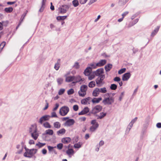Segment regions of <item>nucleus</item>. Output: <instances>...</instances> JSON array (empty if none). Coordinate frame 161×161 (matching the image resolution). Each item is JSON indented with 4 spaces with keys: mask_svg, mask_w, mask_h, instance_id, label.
<instances>
[{
    "mask_svg": "<svg viewBox=\"0 0 161 161\" xmlns=\"http://www.w3.org/2000/svg\"><path fill=\"white\" fill-rule=\"evenodd\" d=\"M29 132L31 133V137L35 140H36L39 136V134L37 132L36 126H32L30 128Z\"/></svg>",
    "mask_w": 161,
    "mask_h": 161,
    "instance_id": "nucleus-1",
    "label": "nucleus"
},
{
    "mask_svg": "<svg viewBox=\"0 0 161 161\" xmlns=\"http://www.w3.org/2000/svg\"><path fill=\"white\" fill-rule=\"evenodd\" d=\"M26 152L24 153L25 157L31 158L32 156L36 153L37 150L35 149H26Z\"/></svg>",
    "mask_w": 161,
    "mask_h": 161,
    "instance_id": "nucleus-2",
    "label": "nucleus"
},
{
    "mask_svg": "<svg viewBox=\"0 0 161 161\" xmlns=\"http://www.w3.org/2000/svg\"><path fill=\"white\" fill-rule=\"evenodd\" d=\"M88 86L86 85L81 86L80 90L78 92V94L80 96L83 97L86 94V91L87 90Z\"/></svg>",
    "mask_w": 161,
    "mask_h": 161,
    "instance_id": "nucleus-3",
    "label": "nucleus"
},
{
    "mask_svg": "<svg viewBox=\"0 0 161 161\" xmlns=\"http://www.w3.org/2000/svg\"><path fill=\"white\" fill-rule=\"evenodd\" d=\"M69 111V107L66 106H64L60 109L59 113L61 115L64 116L67 114Z\"/></svg>",
    "mask_w": 161,
    "mask_h": 161,
    "instance_id": "nucleus-4",
    "label": "nucleus"
},
{
    "mask_svg": "<svg viewBox=\"0 0 161 161\" xmlns=\"http://www.w3.org/2000/svg\"><path fill=\"white\" fill-rule=\"evenodd\" d=\"M102 107L101 106L97 105L92 108L90 113L93 114H95L100 112L102 110Z\"/></svg>",
    "mask_w": 161,
    "mask_h": 161,
    "instance_id": "nucleus-5",
    "label": "nucleus"
},
{
    "mask_svg": "<svg viewBox=\"0 0 161 161\" xmlns=\"http://www.w3.org/2000/svg\"><path fill=\"white\" fill-rule=\"evenodd\" d=\"M114 99L112 97L105 98L103 101V103L105 105H110L114 103Z\"/></svg>",
    "mask_w": 161,
    "mask_h": 161,
    "instance_id": "nucleus-6",
    "label": "nucleus"
},
{
    "mask_svg": "<svg viewBox=\"0 0 161 161\" xmlns=\"http://www.w3.org/2000/svg\"><path fill=\"white\" fill-rule=\"evenodd\" d=\"M105 78V75H102L101 76V77H98L96 79V82L98 86H101L104 84L103 81Z\"/></svg>",
    "mask_w": 161,
    "mask_h": 161,
    "instance_id": "nucleus-7",
    "label": "nucleus"
},
{
    "mask_svg": "<svg viewBox=\"0 0 161 161\" xmlns=\"http://www.w3.org/2000/svg\"><path fill=\"white\" fill-rule=\"evenodd\" d=\"M69 7L67 5H64L61 6L58 8L60 13L64 14L68 10Z\"/></svg>",
    "mask_w": 161,
    "mask_h": 161,
    "instance_id": "nucleus-8",
    "label": "nucleus"
},
{
    "mask_svg": "<svg viewBox=\"0 0 161 161\" xmlns=\"http://www.w3.org/2000/svg\"><path fill=\"white\" fill-rule=\"evenodd\" d=\"M94 73L96 76L98 77H101L102 75H104L103 74L104 73V69L103 68L99 69L95 71Z\"/></svg>",
    "mask_w": 161,
    "mask_h": 161,
    "instance_id": "nucleus-9",
    "label": "nucleus"
},
{
    "mask_svg": "<svg viewBox=\"0 0 161 161\" xmlns=\"http://www.w3.org/2000/svg\"><path fill=\"white\" fill-rule=\"evenodd\" d=\"M75 123V120L73 119H69L66 121L64 124L65 126L69 127L73 125Z\"/></svg>",
    "mask_w": 161,
    "mask_h": 161,
    "instance_id": "nucleus-10",
    "label": "nucleus"
},
{
    "mask_svg": "<svg viewBox=\"0 0 161 161\" xmlns=\"http://www.w3.org/2000/svg\"><path fill=\"white\" fill-rule=\"evenodd\" d=\"M50 117V116L48 115H45L42 116L40 118L39 122L42 124L43 122L48 120Z\"/></svg>",
    "mask_w": 161,
    "mask_h": 161,
    "instance_id": "nucleus-11",
    "label": "nucleus"
},
{
    "mask_svg": "<svg viewBox=\"0 0 161 161\" xmlns=\"http://www.w3.org/2000/svg\"><path fill=\"white\" fill-rule=\"evenodd\" d=\"M131 75L130 73H127L124 74L122 76V79L123 81H127L130 78Z\"/></svg>",
    "mask_w": 161,
    "mask_h": 161,
    "instance_id": "nucleus-12",
    "label": "nucleus"
},
{
    "mask_svg": "<svg viewBox=\"0 0 161 161\" xmlns=\"http://www.w3.org/2000/svg\"><path fill=\"white\" fill-rule=\"evenodd\" d=\"M74 81L73 82V83H75L80 82L81 81H83L84 80L79 75L76 76H74Z\"/></svg>",
    "mask_w": 161,
    "mask_h": 161,
    "instance_id": "nucleus-13",
    "label": "nucleus"
},
{
    "mask_svg": "<svg viewBox=\"0 0 161 161\" xmlns=\"http://www.w3.org/2000/svg\"><path fill=\"white\" fill-rule=\"evenodd\" d=\"M89 109L88 107H86L82 110L78 114L79 115H84L87 114L89 112Z\"/></svg>",
    "mask_w": 161,
    "mask_h": 161,
    "instance_id": "nucleus-14",
    "label": "nucleus"
},
{
    "mask_svg": "<svg viewBox=\"0 0 161 161\" xmlns=\"http://www.w3.org/2000/svg\"><path fill=\"white\" fill-rule=\"evenodd\" d=\"M66 153L69 156V158H71V156L74 153V151L73 149H72L68 148L66 151Z\"/></svg>",
    "mask_w": 161,
    "mask_h": 161,
    "instance_id": "nucleus-15",
    "label": "nucleus"
},
{
    "mask_svg": "<svg viewBox=\"0 0 161 161\" xmlns=\"http://www.w3.org/2000/svg\"><path fill=\"white\" fill-rule=\"evenodd\" d=\"M99 93V88H96L93 91L92 95L94 97H97Z\"/></svg>",
    "mask_w": 161,
    "mask_h": 161,
    "instance_id": "nucleus-16",
    "label": "nucleus"
},
{
    "mask_svg": "<svg viewBox=\"0 0 161 161\" xmlns=\"http://www.w3.org/2000/svg\"><path fill=\"white\" fill-rule=\"evenodd\" d=\"M106 63V60H101L97 64V66L101 67L104 65Z\"/></svg>",
    "mask_w": 161,
    "mask_h": 161,
    "instance_id": "nucleus-17",
    "label": "nucleus"
},
{
    "mask_svg": "<svg viewBox=\"0 0 161 161\" xmlns=\"http://www.w3.org/2000/svg\"><path fill=\"white\" fill-rule=\"evenodd\" d=\"M92 70L90 67H87L84 72V74L86 76L89 75L90 74Z\"/></svg>",
    "mask_w": 161,
    "mask_h": 161,
    "instance_id": "nucleus-18",
    "label": "nucleus"
},
{
    "mask_svg": "<svg viewBox=\"0 0 161 161\" xmlns=\"http://www.w3.org/2000/svg\"><path fill=\"white\" fill-rule=\"evenodd\" d=\"M71 139L69 137H65L62 139V142L64 144L67 143L71 141Z\"/></svg>",
    "mask_w": 161,
    "mask_h": 161,
    "instance_id": "nucleus-19",
    "label": "nucleus"
},
{
    "mask_svg": "<svg viewBox=\"0 0 161 161\" xmlns=\"http://www.w3.org/2000/svg\"><path fill=\"white\" fill-rule=\"evenodd\" d=\"M74 76L66 77L65 79V81L68 82H70L74 81Z\"/></svg>",
    "mask_w": 161,
    "mask_h": 161,
    "instance_id": "nucleus-20",
    "label": "nucleus"
},
{
    "mask_svg": "<svg viewBox=\"0 0 161 161\" xmlns=\"http://www.w3.org/2000/svg\"><path fill=\"white\" fill-rule=\"evenodd\" d=\"M98 125H99L98 124H96V125H92L90 128V130L92 132L94 131L97 128Z\"/></svg>",
    "mask_w": 161,
    "mask_h": 161,
    "instance_id": "nucleus-21",
    "label": "nucleus"
},
{
    "mask_svg": "<svg viewBox=\"0 0 161 161\" xmlns=\"http://www.w3.org/2000/svg\"><path fill=\"white\" fill-rule=\"evenodd\" d=\"M90 99V97H88L86 98L82 99L81 100V104H86L88 103V101Z\"/></svg>",
    "mask_w": 161,
    "mask_h": 161,
    "instance_id": "nucleus-22",
    "label": "nucleus"
},
{
    "mask_svg": "<svg viewBox=\"0 0 161 161\" xmlns=\"http://www.w3.org/2000/svg\"><path fill=\"white\" fill-rule=\"evenodd\" d=\"M112 65L111 64H108L105 66V69L106 71H109L112 68Z\"/></svg>",
    "mask_w": 161,
    "mask_h": 161,
    "instance_id": "nucleus-23",
    "label": "nucleus"
},
{
    "mask_svg": "<svg viewBox=\"0 0 161 161\" xmlns=\"http://www.w3.org/2000/svg\"><path fill=\"white\" fill-rule=\"evenodd\" d=\"M102 99V98H94L92 100V102L93 103H98Z\"/></svg>",
    "mask_w": 161,
    "mask_h": 161,
    "instance_id": "nucleus-24",
    "label": "nucleus"
},
{
    "mask_svg": "<svg viewBox=\"0 0 161 161\" xmlns=\"http://www.w3.org/2000/svg\"><path fill=\"white\" fill-rule=\"evenodd\" d=\"M47 0H42V6L41 7V8L39 10V11L40 12H42L43 10V9L44 8V5H45V3L46 2Z\"/></svg>",
    "mask_w": 161,
    "mask_h": 161,
    "instance_id": "nucleus-25",
    "label": "nucleus"
},
{
    "mask_svg": "<svg viewBox=\"0 0 161 161\" xmlns=\"http://www.w3.org/2000/svg\"><path fill=\"white\" fill-rule=\"evenodd\" d=\"M65 130L63 128L58 131L57 132V134L58 135H59L60 134H64L65 133Z\"/></svg>",
    "mask_w": 161,
    "mask_h": 161,
    "instance_id": "nucleus-26",
    "label": "nucleus"
},
{
    "mask_svg": "<svg viewBox=\"0 0 161 161\" xmlns=\"http://www.w3.org/2000/svg\"><path fill=\"white\" fill-rule=\"evenodd\" d=\"M53 126L55 128L59 129L61 127V124L58 122H56L54 123Z\"/></svg>",
    "mask_w": 161,
    "mask_h": 161,
    "instance_id": "nucleus-27",
    "label": "nucleus"
},
{
    "mask_svg": "<svg viewBox=\"0 0 161 161\" xmlns=\"http://www.w3.org/2000/svg\"><path fill=\"white\" fill-rule=\"evenodd\" d=\"M106 115V113H101L100 115H97V119H102Z\"/></svg>",
    "mask_w": 161,
    "mask_h": 161,
    "instance_id": "nucleus-28",
    "label": "nucleus"
},
{
    "mask_svg": "<svg viewBox=\"0 0 161 161\" xmlns=\"http://www.w3.org/2000/svg\"><path fill=\"white\" fill-rule=\"evenodd\" d=\"M46 134H48L49 135H52L53 134V130L51 129H48L46 130Z\"/></svg>",
    "mask_w": 161,
    "mask_h": 161,
    "instance_id": "nucleus-29",
    "label": "nucleus"
},
{
    "mask_svg": "<svg viewBox=\"0 0 161 161\" xmlns=\"http://www.w3.org/2000/svg\"><path fill=\"white\" fill-rule=\"evenodd\" d=\"M82 143L81 142H79L75 144L74 145V147L76 148H79L81 147Z\"/></svg>",
    "mask_w": 161,
    "mask_h": 161,
    "instance_id": "nucleus-30",
    "label": "nucleus"
},
{
    "mask_svg": "<svg viewBox=\"0 0 161 161\" xmlns=\"http://www.w3.org/2000/svg\"><path fill=\"white\" fill-rule=\"evenodd\" d=\"M13 10L12 7L6 8L4 9V11L7 13L11 12Z\"/></svg>",
    "mask_w": 161,
    "mask_h": 161,
    "instance_id": "nucleus-31",
    "label": "nucleus"
},
{
    "mask_svg": "<svg viewBox=\"0 0 161 161\" xmlns=\"http://www.w3.org/2000/svg\"><path fill=\"white\" fill-rule=\"evenodd\" d=\"M159 28V27L158 26H157L156 29L154 30V31L152 33L151 36H154L158 32Z\"/></svg>",
    "mask_w": 161,
    "mask_h": 161,
    "instance_id": "nucleus-32",
    "label": "nucleus"
},
{
    "mask_svg": "<svg viewBox=\"0 0 161 161\" xmlns=\"http://www.w3.org/2000/svg\"><path fill=\"white\" fill-rule=\"evenodd\" d=\"M129 0H119V4L120 5H123L125 4Z\"/></svg>",
    "mask_w": 161,
    "mask_h": 161,
    "instance_id": "nucleus-33",
    "label": "nucleus"
},
{
    "mask_svg": "<svg viewBox=\"0 0 161 161\" xmlns=\"http://www.w3.org/2000/svg\"><path fill=\"white\" fill-rule=\"evenodd\" d=\"M63 79L61 78H58L57 79V82L59 85H61L63 82Z\"/></svg>",
    "mask_w": 161,
    "mask_h": 161,
    "instance_id": "nucleus-34",
    "label": "nucleus"
},
{
    "mask_svg": "<svg viewBox=\"0 0 161 161\" xmlns=\"http://www.w3.org/2000/svg\"><path fill=\"white\" fill-rule=\"evenodd\" d=\"M99 92L102 93H106L107 92L106 88L104 87L102 88H99Z\"/></svg>",
    "mask_w": 161,
    "mask_h": 161,
    "instance_id": "nucleus-35",
    "label": "nucleus"
},
{
    "mask_svg": "<svg viewBox=\"0 0 161 161\" xmlns=\"http://www.w3.org/2000/svg\"><path fill=\"white\" fill-rule=\"evenodd\" d=\"M95 86V83L94 81H91L89 84L88 86L90 88H92L94 87Z\"/></svg>",
    "mask_w": 161,
    "mask_h": 161,
    "instance_id": "nucleus-36",
    "label": "nucleus"
},
{
    "mask_svg": "<svg viewBox=\"0 0 161 161\" xmlns=\"http://www.w3.org/2000/svg\"><path fill=\"white\" fill-rule=\"evenodd\" d=\"M43 126L46 128H50L51 127V125L48 122H46L44 123L43 124Z\"/></svg>",
    "mask_w": 161,
    "mask_h": 161,
    "instance_id": "nucleus-37",
    "label": "nucleus"
},
{
    "mask_svg": "<svg viewBox=\"0 0 161 161\" xmlns=\"http://www.w3.org/2000/svg\"><path fill=\"white\" fill-rule=\"evenodd\" d=\"M67 16H59L57 17V19L58 20H63L67 18Z\"/></svg>",
    "mask_w": 161,
    "mask_h": 161,
    "instance_id": "nucleus-38",
    "label": "nucleus"
},
{
    "mask_svg": "<svg viewBox=\"0 0 161 161\" xmlns=\"http://www.w3.org/2000/svg\"><path fill=\"white\" fill-rule=\"evenodd\" d=\"M72 4L75 7H76L79 5V2L77 0H74L72 1Z\"/></svg>",
    "mask_w": 161,
    "mask_h": 161,
    "instance_id": "nucleus-39",
    "label": "nucleus"
},
{
    "mask_svg": "<svg viewBox=\"0 0 161 161\" xmlns=\"http://www.w3.org/2000/svg\"><path fill=\"white\" fill-rule=\"evenodd\" d=\"M110 88L113 90H115L117 88V86L114 84H112L110 86Z\"/></svg>",
    "mask_w": 161,
    "mask_h": 161,
    "instance_id": "nucleus-40",
    "label": "nucleus"
},
{
    "mask_svg": "<svg viewBox=\"0 0 161 161\" xmlns=\"http://www.w3.org/2000/svg\"><path fill=\"white\" fill-rule=\"evenodd\" d=\"M89 65L90 66L89 67H91V69L92 68L95 69L97 67V64L91 63Z\"/></svg>",
    "mask_w": 161,
    "mask_h": 161,
    "instance_id": "nucleus-41",
    "label": "nucleus"
},
{
    "mask_svg": "<svg viewBox=\"0 0 161 161\" xmlns=\"http://www.w3.org/2000/svg\"><path fill=\"white\" fill-rule=\"evenodd\" d=\"M74 90L72 88H71L67 91V93L69 95L72 94L74 93Z\"/></svg>",
    "mask_w": 161,
    "mask_h": 161,
    "instance_id": "nucleus-42",
    "label": "nucleus"
},
{
    "mask_svg": "<svg viewBox=\"0 0 161 161\" xmlns=\"http://www.w3.org/2000/svg\"><path fill=\"white\" fill-rule=\"evenodd\" d=\"M65 91V90L64 89H60L58 92V94L59 95L63 94L64 93Z\"/></svg>",
    "mask_w": 161,
    "mask_h": 161,
    "instance_id": "nucleus-43",
    "label": "nucleus"
},
{
    "mask_svg": "<svg viewBox=\"0 0 161 161\" xmlns=\"http://www.w3.org/2000/svg\"><path fill=\"white\" fill-rule=\"evenodd\" d=\"M45 144V143H42L39 142L38 143L36 144V146H37L39 148H40L44 146Z\"/></svg>",
    "mask_w": 161,
    "mask_h": 161,
    "instance_id": "nucleus-44",
    "label": "nucleus"
},
{
    "mask_svg": "<svg viewBox=\"0 0 161 161\" xmlns=\"http://www.w3.org/2000/svg\"><path fill=\"white\" fill-rule=\"evenodd\" d=\"M60 67V64L58 62L56 63L54 66V69L57 70H58Z\"/></svg>",
    "mask_w": 161,
    "mask_h": 161,
    "instance_id": "nucleus-45",
    "label": "nucleus"
},
{
    "mask_svg": "<svg viewBox=\"0 0 161 161\" xmlns=\"http://www.w3.org/2000/svg\"><path fill=\"white\" fill-rule=\"evenodd\" d=\"M95 75L94 74H91L89 75L88 77V79L89 80H91L93 79L95 77Z\"/></svg>",
    "mask_w": 161,
    "mask_h": 161,
    "instance_id": "nucleus-46",
    "label": "nucleus"
},
{
    "mask_svg": "<svg viewBox=\"0 0 161 161\" xmlns=\"http://www.w3.org/2000/svg\"><path fill=\"white\" fill-rule=\"evenodd\" d=\"M126 70V69L125 68H123L119 70L118 71V74H121L125 72Z\"/></svg>",
    "mask_w": 161,
    "mask_h": 161,
    "instance_id": "nucleus-47",
    "label": "nucleus"
},
{
    "mask_svg": "<svg viewBox=\"0 0 161 161\" xmlns=\"http://www.w3.org/2000/svg\"><path fill=\"white\" fill-rule=\"evenodd\" d=\"M73 67L74 68H75L76 69H78L80 67V65H79L78 63V62L75 63V64L73 65Z\"/></svg>",
    "mask_w": 161,
    "mask_h": 161,
    "instance_id": "nucleus-48",
    "label": "nucleus"
},
{
    "mask_svg": "<svg viewBox=\"0 0 161 161\" xmlns=\"http://www.w3.org/2000/svg\"><path fill=\"white\" fill-rule=\"evenodd\" d=\"M5 44L6 42H3L0 44V49L1 50L5 46Z\"/></svg>",
    "mask_w": 161,
    "mask_h": 161,
    "instance_id": "nucleus-49",
    "label": "nucleus"
},
{
    "mask_svg": "<svg viewBox=\"0 0 161 161\" xmlns=\"http://www.w3.org/2000/svg\"><path fill=\"white\" fill-rule=\"evenodd\" d=\"M63 145L62 143L58 144L57 146V147L59 150L63 148Z\"/></svg>",
    "mask_w": 161,
    "mask_h": 161,
    "instance_id": "nucleus-50",
    "label": "nucleus"
},
{
    "mask_svg": "<svg viewBox=\"0 0 161 161\" xmlns=\"http://www.w3.org/2000/svg\"><path fill=\"white\" fill-rule=\"evenodd\" d=\"M114 80L115 81L119 82L121 80V79L118 77H116L114 79Z\"/></svg>",
    "mask_w": 161,
    "mask_h": 161,
    "instance_id": "nucleus-51",
    "label": "nucleus"
},
{
    "mask_svg": "<svg viewBox=\"0 0 161 161\" xmlns=\"http://www.w3.org/2000/svg\"><path fill=\"white\" fill-rule=\"evenodd\" d=\"M79 108L78 106L77 105H74L73 107V109L75 111H77Z\"/></svg>",
    "mask_w": 161,
    "mask_h": 161,
    "instance_id": "nucleus-52",
    "label": "nucleus"
},
{
    "mask_svg": "<svg viewBox=\"0 0 161 161\" xmlns=\"http://www.w3.org/2000/svg\"><path fill=\"white\" fill-rule=\"evenodd\" d=\"M56 147H53L49 146H47L49 152L52 151L53 150V149L54 148H56Z\"/></svg>",
    "mask_w": 161,
    "mask_h": 161,
    "instance_id": "nucleus-53",
    "label": "nucleus"
},
{
    "mask_svg": "<svg viewBox=\"0 0 161 161\" xmlns=\"http://www.w3.org/2000/svg\"><path fill=\"white\" fill-rule=\"evenodd\" d=\"M133 124L131 122L130 123L129 125H128L127 127V129H129L128 131H129L131 129V128L133 126Z\"/></svg>",
    "mask_w": 161,
    "mask_h": 161,
    "instance_id": "nucleus-54",
    "label": "nucleus"
},
{
    "mask_svg": "<svg viewBox=\"0 0 161 161\" xmlns=\"http://www.w3.org/2000/svg\"><path fill=\"white\" fill-rule=\"evenodd\" d=\"M59 104L58 103H56L55 105V107L53 109V111L56 110L58 109V107H59Z\"/></svg>",
    "mask_w": 161,
    "mask_h": 161,
    "instance_id": "nucleus-55",
    "label": "nucleus"
},
{
    "mask_svg": "<svg viewBox=\"0 0 161 161\" xmlns=\"http://www.w3.org/2000/svg\"><path fill=\"white\" fill-rule=\"evenodd\" d=\"M51 117H57V115L55 112H53L52 113Z\"/></svg>",
    "mask_w": 161,
    "mask_h": 161,
    "instance_id": "nucleus-56",
    "label": "nucleus"
},
{
    "mask_svg": "<svg viewBox=\"0 0 161 161\" xmlns=\"http://www.w3.org/2000/svg\"><path fill=\"white\" fill-rule=\"evenodd\" d=\"M129 13V12L128 11H126L122 15V17L124 18V17L127 15Z\"/></svg>",
    "mask_w": 161,
    "mask_h": 161,
    "instance_id": "nucleus-57",
    "label": "nucleus"
},
{
    "mask_svg": "<svg viewBox=\"0 0 161 161\" xmlns=\"http://www.w3.org/2000/svg\"><path fill=\"white\" fill-rule=\"evenodd\" d=\"M42 153L43 154L45 155V154H46L47 153V150H46V149H43L42 150Z\"/></svg>",
    "mask_w": 161,
    "mask_h": 161,
    "instance_id": "nucleus-58",
    "label": "nucleus"
},
{
    "mask_svg": "<svg viewBox=\"0 0 161 161\" xmlns=\"http://www.w3.org/2000/svg\"><path fill=\"white\" fill-rule=\"evenodd\" d=\"M80 3L81 4H84L86 3V0H80Z\"/></svg>",
    "mask_w": 161,
    "mask_h": 161,
    "instance_id": "nucleus-59",
    "label": "nucleus"
},
{
    "mask_svg": "<svg viewBox=\"0 0 161 161\" xmlns=\"http://www.w3.org/2000/svg\"><path fill=\"white\" fill-rule=\"evenodd\" d=\"M4 22V21H3L2 22H0V30H1L3 29V24Z\"/></svg>",
    "mask_w": 161,
    "mask_h": 161,
    "instance_id": "nucleus-60",
    "label": "nucleus"
},
{
    "mask_svg": "<svg viewBox=\"0 0 161 161\" xmlns=\"http://www.w3.org/2000/svg\"><path fill=\"white\" fill-rule=\"evenodd\" d=\"M91 124H92L93 125H96V124L98 123L96 122V120H93L92 121Z\"/></svg>",
    "mask_w": 161,
    "mask_h": 161,
    "instance_id": "nucleus-61",
    "label": "nucleus"
},
{
    "mask_svg": "<svg viewBox=\"0 0 161 161\" xmlns=\"http://www.w3.org/2000/svg\"><path fill=\"white\" fill-rule=\"evenodd\" d=\"M124 92H122L121 93V94L119 97V100L120 101H121V100L122 99V97L124 95Z\"/></svg>",
    "mask_w": 161,
    "mask_h": 161,
    "instance_id": "nucleus-62",
    "label": "nucleus"
},
{
    "mask_svg": "<svg viewBox=\"0 0 161 161\" xmlns=\"http://www.w3.org/2000/svg\"><path fill=\"white\" fill-rule=\"evenodd\" d=\"M29 143L30 144H34V141L33 140H31L29 141Z\"/></svg>",
    "mask_w": 161,
    "mask_h": 161,
    "instance_id": "nucleus-63",
    "label": "nucleus"
},
{
    "mask_svg": "<svg viewBox=\"0 0 161 161\" xmlns=\"http://www.w3.org/2000/svg\"><path fill=\"white\" fill-rule=\"evenodd\" d=\"M157 127L158 128H161V123H158L156 125Z\"/></svg>",
    "mask_w": 161,
    "mask_h": 161,
    "instance_id": "nucleus-64",
    "label": "nucleus"
}]
</instances>
